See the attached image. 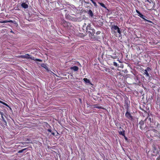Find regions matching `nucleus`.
Masks as SVG:
<instances>
[{"label":"nucleus","mask_w":160,"mask_h":160,"mask_svg":"<svg viewBox=\"0 0 160 160\" xmlns=\"http://www.w3.org/2000/svg\"><path fill=\"white\" fill-rule=\"evenodd\" d=\"M139 128L142 130H147L148 129L153 128V122H152L151 118L148 117L144 121L141 120L139 122Z\"/></svg>","instance_id":"1"},{"label":"nucleus","mask_w":160,"mask_h":160,"mask_svg":"<svg viewBox=\"0 0 160 160\" xmlns=\"http://www.w3.org/2000/svg\"><path fill=\"white\" fill-rule=\"evenodd\" d=\"M145 134L148 138L152 137V138L156 137L160 138L159 132L155 129H150L147 130L145 133Z\"/></svg>","instance_id":"2"},{"label":"nucleus","mask_w":160,"mask_h":160,"mask_svg":"<svg viewBox=\"0 0 160 160\" xmlns=\"http://www.w3.org/2000/svg\"><path fill=\"white\" fill-rule=\"evenodd\" d=\"M152 156H156L159 154L160 151V148L158 146L153 144L152 146Z\"/></svg>","instance_id":"3"},{"label":"nucleus","mask_w":160,"mask_h":160,"mask_svg":"<svg viewBox=\"0 0 160 160\" xmlns=\"http://www.w3.org/2000/svg\"><path fill=\"white\" fill-rule=\"evenodd\" d=\"M145 2H147L146 4V6L148 9L150 10L154 9V6L155 5V3L151 0L149 1V0H146Z\"/></svg>","instance_id":"4"},{"label":"nucleus","mask_w":160,"mask_h":160,"mask_svg":"<svg viewBox=\"0 0 160 160\" xmlns=\"http://www.w3.org/2000/svg\"><path fill=\"white\" fill-rule=\"evenodd\" d=\"M111 29L112 32H113L114 33H116L118 32L119 34H121V33L120 28L117 25H112L111 26Z\"/></svg>","instance_id":"5"},{"label":"nucleus","mask_w":160,"mask_h":160,"mask_svg":"<svg viewBox=\"0 0 160 160\" xmlns=\"http://www.w3.org/2000/svg\"><path fill=\"white\" fill-rule=\"evenodd\" d=\"M61 24L65 28L68 29L70 28L72 26V24L71 23L66 22L64 20H62L61 22Z\"/></svg>","instance_id":"6"},{"label":"nucleus","mask_w":160,"mask_h":160,"mask_svg":"<svg viewBox=\"0 0 160 160\" xmlns=\"http://www.w3.org/2000/svg\"><path fill=\"white\" fill-rule=\"evenodd\" d=\"M136 12L138 14V15L139 16L140 18L143 19L144 21H147L148 22H150L152 23H153L152 21L146 19L145 18H147L144 15H143L138 10H136Z\"/></svg>","instance_id":"7"},{"label":"nucleus","mask_w":160,"mask_h":160,"mask_svg":"<svg viewBox=\"0 0 160 160\" xmlns=\"http://www.w3.org/2000/svg\"><path fill=\"white\" fill-rule=\"evenodd\" d=\"M103 20L101 18L95 21L96 25L98 27H100L103 25Z\"/></svg>","instance_id":"8"},{"label":"nucleus","mask_w":160,"mask_h":160,"mask_svg":"<svg viewBox=\"0 0 160 160\" xmlns=\"http://www.w3.org/2000/svg\"><path fill=\"white\" fill-rule=\"evenodd\" d=\"M86 30L88 31L90 30V31H88V32L91 34V35H93L95 33V30L93 29H92L91 27V25L90 24H88L86 28Z\"/></svg>","instance_id":"9"},{"label":"nucleus","mask_w":160,"mask_h":160,"mask_svg":"<svg viewBox=\"0 0 160 160\" xmlns=\"http://www.w3.org/2000/svg\"><path fill=\"white\" fill-rule=\"evenodd\" d=\"M125 116L128 119L131 121L133 120V116L131 114L130 112H126L125 114Z\"/></svg>","instance_id":"10"},{"label":"nucleus","mask_w":160,"mask_h":160,"mask_svg":"<svg viewBox=\"0 0 160 160\" xmlns=\"http://www.w3.org/2000/svg\"><path fill=\"white\" fill-rule=\"evenodd\" d=\"M86 12L87 13L89 17L93 18V13L91 9H89V10H87V11H86Z\"/></svg>","instance_id":"11"},{"label":"nucleus","mask_w":160,"mask_h":160,"mask_svg":"<svg viewBox=\"0 0 160 160\" xmlns=\"http://www.w3.org/2000/svg\"><path fill=\"white\" fill-rule=\"evenodd\" d=\"M30 55L28 54H26L25 55H21L19 57L22 58H26V59H32L30 57H29Z\"/></svg>","instance_id":"12"},{"label":"nucleus","mask_w":160,"mask_h":160,"mask_svg":"<svg viewBox=\"0 0 160 160\" xmlns=\"http://www.w3.org/2000/svg\"><path fill=\"white\" fill-rule=\"evenodd\" d=\"M0 114L1 115V118H2V121L4 122V124L5 125H6L7 124V122L3 117V113L2 112H0Z\"/></svg>","instance_id":"13"},{"label":"nucleus","mask_w":160,"mask_h":160,"mask_svg":"<svg viewBox=\"0 0 160 160\" xmlns=\"http://www.w3.org/2000/svg\"><path fill=\"white\" fill-rule=\"evenodd\" d=\"M93 106V108H97L98 109H104V108L101 106H99V105L98 104H94L92 106Z\"/></svg>","instance_id":"14"},{"label":"nucleus","mask_w":160,"mask_h":160,"mask_svg":"<svg viewBox=\"0 0 160 160\" xmlns=\"http://www.w3.org/2000/svg\"><path fill=\"white\" fill-rule=\"evenodd\" d=\"M21 6L25 9L27 8L28 6V5L25 2H23L21 4Z\"/></svg>","instance_id":"15"},{"label":"nucleus","mask_w":160,"mask_h":160,"mask_svg":"<svg viewBox=\"0 0 160 160\" xmlns=\"http://www.w3.org/2000/svg\"><path fill=\"white\" fill-rule=\"evenodd\" d=\"M70 69L71 70H73V71H77L78 70V67L76 66H74L72 67H71L70 68Z\"/></svg>","instance_id":"16"},{"label":"nucleus","mask_w":160,"mask_h":160,"mask_svg":"<svg viewBox=\"0 0 160 160\" xmlns=\"http://www.w3.org/2000/svg\"><path fill=\"white\" fill-rule=\"evenodd\" d=\"M126 103V106L125 107L126 109H127V112H130V110L129 108V105L128 104V102Z\"/></svg>","instance_id":"17"},{"label":"nucleus","mask_w":160,"mask_h":160,"mask_svg":"<svg viewBox=\"0 0 160 160\" xmlns=\"http://www.w3.org/2000/svg\"><path fill=\"white\" fill-rule=\"evenodd\" d=\"M101 70L105 72H109L110 69L106 67H103L102 69Z\"/></svg>","instance_id":"18"},{"label":"nucleus","mask_w":160,"mask_h":160,"mask_svg":"<svg viewBox=\"0 0 160 160\" xmlns=\"http://www.w3.org/2000/svg\"><path fill=\"white\" fill-rule=\"evenodd\" d=\"M13 22L12 20H3L1 21H0V22L1 23H5L7 22Z\"/></svg>","instance_id":"19"},{"label":"nucleus","mask_w":160,"mask_h":160,"mask_svg":"<svg viewBox=\"0 0 160 160\" xmlns=\"http://www.w3.org/2000/svg\"><path fill=\"white\" fill-rule=\"evenodd\" d=\"M144 74L146 75V76L147 77H149L150 76L148 73V71H147V70H145L144 71Z\"/></svg>","instance_id":"20"},{"label":"nucleus","mask_w":160,"mask_h":160,"mask_svg":"<svg viewBox=\"0 0 160 160\" xmlns=\"http://www.w3.org/2000/svg\"><path fill=\"white\" fill-rule=\"evenodd\" d=\"M114 55H115L114 56H110L113 59H117L118 58V57L116 55V53L115 52L114 54Z\"/></svg>","instance_id":"21"},{"label":"nucleus","mask_w":160,"mask_h":160,"mask_svg":"<svg viewBox=\"0 0 160 160\" xmlns=\"http://www.w3.org/2000/svg\"><path fill=\"white\" fill-rule=\"evenodd\" d=\"M118 132L120 135H122L123 136H124L125 132V130H123L122 131H119Z\"/></svg>","instance_id":"22"},{"label":"nucleus","mask_w":160,"mask_h":160,"mask_svg":"<svg viewBox=\"0 0 160 160\" xmlns=\"http://www.w3.org/2000/svg\"><path fill=\"white\" fill-rule=\"evenodd\" d=\"M84 81L87 83H90V80L87 78H84L83 79Z\"/></svg>","instance_id":"23"},{"label":"nucleus","mask_w":160,"mask_h":160,"mask_svg":"<svg viewBox=\"0 0 160 160\" xmlns=\"http://www.w3.org/2000/svg\"><path fill=\"white\" fill-rule=\"evenodd\" d=\"M98 3L102 7L106 9L107 7L105 6V5L102 3L98 2Z\"/></svg>","instance_id":"24"},{"label":"nucleus","mask_w":160,"mask_h":160,"mask_svg":"<svg viewBox=\"0 0 160 160\" xmlns=\"http://www.w3.org/2000/svg\"><path fill=\"white\" fill-rule=\"evenodd\" d=\"M84 5L85 7L86 8H87L89 9H90L91 8H92L90 6V5H88V4L87 5L85 4H84Z\"/></svg>","instance_id":"25"},{"label":"nucleus","mask_w":160,"mask_h":160,"mask_svg":"<svg viewBox=\"0 0 160 160\" xmlns=\"http://www.w3.org/2000/svg\"><path fill=\"white\" fill-rule=\"evenodd\" d=\"M84 2L86 4H88V5H91V4L89 3L88 1H85L84 0H82L81 2Z\"/></svg>","instance_id":"26"},{"label":"nucleus","mask_w":160,"mask_h":160,"mask_svg":"<svg viewBox=\"0 0 160 160\" xmlns=\"http://www.w3.org/2000/svg\"><path fill=\"white\" fill-rule=\"evenodd\" d=\"M156 104L160 107V99H158L156 102Z\"/></svg>","instance_id":"27"},{"label":"nucleus","mask_w":160,"mask_h":160,"mask_svg":"<svg viewBox=\"0 0 160 160\" xmlns=\"http://www.w3.org/2000/svg\"><path fill=\"white\" fill-rule=\"evenodd\" d=\"M156 125L158 129L159 130L160 129V124L158 122H157Z\"/></svg>","instance_id":"28"},{"label":"nucleus","mask_w":160,"mask_h":160,"mask_svg":"<svg viewBox=\"0 0 160 160\" xmlns=\"http://www.w3.org/2000/svg\"><path fill=\"white\" fill-rule=\"evenodd\" d=\"M26 148H25V149H23L22 150H19L18 151V153H22L23 152V151L26 150Z\"/></svg>","instance_id":"29"},{"label":"nucleus","mask_w":160,"mask_h":160,"mask_svg":"<svg viewBox=\"0 0 160 160\" xmlns=\"http://www.w3.org/2000/svg\"><path fill=\"white\" fill-rule=\"evenodd\" d=\"M145 70H147V71H149L151 70V69L149 67H148L147 68V69Z\"/></svg>","instance_id":"30"},{"label":"nucleus","mask_w":160,"mask_h":160,"mask_svg":"<svg viewBox=\"0 0 160 160\" xmlns=\"http://www.w3.org/2000/svg\"><path fill=\"white\" fill-rule=\"evenodd\" d=\"M113 65L114 66H115L116 67L118 66V64H117V63L115 62H113Z\"/></svg>","instance_id":"31"},{"label":"nucleus","mask_w":160,"mask_h":160,"mask_svg":"<svg viewBox=\"0 0 160 160\" xmlns=\"http://www.w3.org/2000/svg\"><path fill=\"white\" fill-rule=\"evenodd\" d=\"M0 103H3V104H4V105H6V106H8V105H7V104H6V103H4V102H2V101H0Z\"/></svg>","instance_id":"32"},{"label":"nucleus","mask_w":160,"mask_h":160,"mask_svg":"<svg viewBox=\"0 0 160 160\" xmlns=\"http://www.w3.org/2000/svg\"><path fill=\"white\" fill-rule=\"evenodd\" d=\"M36 61L40 62H41L42 61L41 60L39 59H36Z\"/></svg>","instance_id":"33"},{"label":"nucleus","mask_w":160,"mask_h":160,"mask_svg":"<svg viewBox=\"0 0 160 160\" xmlns=\"http://www.w3.org/2000/svg\"><path fill=\"white\" fill-rule=\"evenodd\" d=\"M159 156L158 157V158H156V160H160V155L159 154Z\"/></svg>","instance_id":"34"},{"label":"nucleus","mask_w":160,"mask_h":160,"mask_svg":"<svg viewBox=\"0 0 160 160\" xmlns=\"http://www.w3.org/2000/svg\"><path fill=\"white\" fill-rule=\"evenodd\" d=\"M92 3L93 4L94 6H95V7H96L97 6V4H96V3L95 2H92Z\"/></svg>","instance_id":"35"},{"label":"nucleus","mask_w":160,"mask_h":160,"mask_svg":"<svg viewBox=\"0 0 160 160\" xmlns=\"http://www.w3.org/2000/svg\"><path fill=\"white\" fill-rule=\"evenodd\" d=\"M100 33H101V32L100 31H98L96 32V34H100Z\"/></svg>","instance_id":"36"},{"label":"nucleus","mask_w":160,"mask_h":160,"mask_svg":"<svg viewBox=\"0 0 160 160\" xmlns=\"http://www.w3.org/2000/svg\"><path fill=\"white\" fill-rule=\"evenodd\" d=\"M48 131V132H52V130L50 129H48L47 130Z\"/></svg>","instance_id":"37"},{"label":"nucleus","mask_w":160,"mask_h":160,"mask_svg":"<svg viewBox=\"0 0 160 160\" xmlns=\"http://www.w3.org/2000/svg\"><path fill=\"white\" fill-rule=\"evenodd\" d=\"M124 138L125 139H126V140H127V138L124 135Z\"/></svg>","instance_id":"38"},{"label":"nucleus","mask_w":160,"mask_h":160,"mask_svg":"<svg viewBox=\"0 0 160 160\" xmlns=\"http://www.w3.org/2000/svg\"><path fill=\"white\" fill-rule=\"evenodd\" d=\"M57 132V134L56 135V136H58V135L59 134L58 133V132Z\"/></svg>","instance_id":"39"},{"label":"nucleus","mask_w":160,"mask_h":160,"mask_svg":"<svg viewBox=\"0 0 160 160\" xmlns=\"http://www.w3.org/2000/svg\"><path fill=\"white\" fill-rule=\"evenodd\" d=\"M52 134L53 135H54H54H55V133H54V132H52Z\"/></svg>","instance_id":"40"},{"label":"nucleus","mask_w":160,"mask_h":160,"mask_svg":"<svg viewBox=\"0 0 160 160\" xmlns=\"http://www.w3.org/2000/svg\"><path fill=\"white\" fill-rule=\"evenodd\" d=\"M91 1H92V2H94V1H93V0H90Z\"/></svg>","instance_id":"41"},{"label":"nucleus","mask_w":160,"mask_h":160,"mask_svg":"<svg viewBox=\"0 0 160 160\" xmlns=\"http://www.w3.org/2000/svg\"><path fill=\"white\" fill-rule=\"evenodd\" d=\"M42 65H44V63L42 64L41 65V66H42V67H43V66H42Z\"/></svg>","instance_id":"42"},{"label":"nucleus","mask_w":160,"mask_h":160,"mask_svg":"<svg viewBox=\"0 0 160 160\" xmlns=\"http://www.w3.org/2000/svg\"><path fill=\"white\" fill-rule=\"evenodd\" d=\"M83 0H80V2H82Z\"/></svg>","instance_id":"43"},{"label":"nucleus","mask_w":160,"mask_h":160,"mask_svg":"<svg viewBox=\"0 0 160 160\" xmlns=\"http://www.w3.org/2000/svg\"><path fill=\"white\" fill-rule=\"evenodd\" d=\"M110 49L112 51V49L111 48H110Z\"/></svg>","instance_id":"44"},{"label":"nucleus","mask_w":160,"mask_h":160,"mask_svg":"<svg viewBox=\"0 0 160 160\" xmlns=\"http://www.w3.org/2000/svg\"><path fill=\"white\" fill-rule=\"evenodd\" d=\"M11 32H12V31H11Z\"/></svg>","instance_id":"45"},{"label":"nucleus","mask_w":160,"mask_h":160,"mask_svg":"<svg viewBox=\"0 0 160 160\" xmlns=\"http://www.w3.org/2000/svg\"><path fill=\"white\" fill-rule=\"evenodd\" d=\"M119 128H120H120H121V127H119Z\"/></svg>","instance_id":"46"},{"label":"nucleus","mask_w":160,"mask_h":160,"mask_svg":"<svg viewBox=\"0 0 160 160\" xmlns=\"http://www.w3.org/2000/svg\"><path fill=\"white\" fill-rule=\"evenodd\" d=\"M1 121H0V124H1Z\"/></svg>","instance_id":"47"},{"label":"nucleus","mask_w":160,"mask_h":160,"mask_svg":"<svg viewBox=\"0 0 160 160\" xmlns=\"http://www.w3.org/2000/svg\"><path fill=\"white\" fill-rule=\"evenodd\" d=\"M49 127H51V126L50 125H49Z\"/></svg>","instance_id":"48"},{"label":"nucleus","mask_w":160,"mask_h":160,"mask_svg":"<svg viewBox=\"0 0 160 160\" xmlns=\"http://www.w3.org/2000/svg\"><path fill=\"white\" fill-rule=\"evenodd\" d=\"M87 1H88V0H87Z\"/></svg>","instance_id":"49"},{"label":"nucleus","mask_w":160,"mask_h":160,"mask_svg":"<svg viewBox=\"0 0 160 160\" xmlns=\"http://www.w3.org/2000/svg\"><path fill=\"white\" fill-rule=\"evenodd\" d=\"M87 1H88V0H87Z\"/></svg>","instance_id":"50"}]
</instances>
